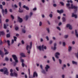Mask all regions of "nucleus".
<instances>
[{"instance_id": "f257e3e1", "label": "nucleus", "mask_w": 78, "mask_h": 78, "mask_svg": "<svg viewBox=\"0 0 78 78\" xmlns=\"http://www.w3.org/2000/svg\"><path fill=\"white\" fill-rule=\"evenodd\" d=\"M70 4L69 3L66 4V6L68 7L69 10H70V9H74L75 10L74 11V13H76L78 10V6L73 5L72 4H71V6H70Z\"/></svg>"}, {"instance_id": "f03ea898", "label": "nucleus", "mask_w": 78, "mask_h": 78, "mask_svg": "<svg viewBox=\"0 0 78 78\" xmlns=\"http://www.w3.org/2000/svg\"><path fill=\"white\" fill-rule=\"evenodd\" d=\"M32 47V42H30V45H27L26 47V49L27 50V53L29 54L30 53V49Z\"/></svg>"}, {"instance_id": "7ed1b4c3", "label": "nucleus", "mask_w": 78, "mask_h": 78, "mask_svg": "<svg viewBox=\"0 0 78 78\" xmlns=\"http://www.w3.org/2000/svg\"><path fill=\"white\" fill-rule=\"evenodd\" d=\"M12 57L15 61V62H16V63H18L19 61H18V58L17 57V56L15 55H12Z\"/></svg>"}, {"instance_id": "20e7f679", "label": "nucleus", "mask_w": 78, "mask_h": 78, "mask_svg": "<svg viewBox=\"0 0 78 78\" xmlns=\"http://www.w3.org/2000/svg\"><path fill=\"white\" fill-rule=\"evenodd\" d=\"M37 48L40 51H41L42 50L43 51H44V44H43L41 46H37Z\"/></svg>"}, {"instance_id": "39448f33", "label": "nucleus", "mask_w": 78, "mask_h": 78, "mask_svg": "<svg viewBox=\"0 0 78 78\" xmlns=\"http://www.w3.org/2000/svg\"><path fill=\"white\" fill-rule=\"evenodd\" d=\"M4 73L6 75H9V72L8 71V69L6 68H4Z\"/></svg>"}, {"instance_id": "423d86ee", "label": "nucleus", "mask_w": 78, "mask_h": 78, "mask_svg": "<svg viewBox=\"0 0 78 78\" xmlns=\"http://www.w3.org/2000/svg\"><path fill=\"white\" fill-rule=\"evenodd\" d=\"M50 67L48 65H46L45 67V69L46 72H48V69H50Z\"/></svg>"}, {"instance_id": "0eeeda50", "label": "nucleus", "mask_w": 78, "mask_h": 78, "mask_svg": "<svg viewBox=\"0 0 78 78\" xmlns=\"http://www.w3.org/2000/svg\"><path fill=\"white\" fill-rule=\"evenodd\" d=\"M60 55V53L59 52H57L55 54V56L56 58L57 59H59V56Z\"/></svg>"}, {"instance_id": "6e6552de", "label": "nucleus", "mask_w": 78, "mask_h": 78, "mask_svg": "<svg viewBox=\"0 0 78 78\" xmlns=\"http://www.w3.org/2000/svg\"><path fill=\"white\" fill-rule=\"evenodd\" d=\"M66 28H69V30H72V25L69 24H68L66 25Z\"/></svg>"}, {"instance_id": "1a4fd4ad", "label": "nucleus", "mask_w": 78, "mask_h": 78, "mask_svg": "<svg viewBox=\"0 0 78 78\" xmlns=\"http://www.w3.org/2000/svg\"><path fill=\"white\" fill-rule=\"evenodd\" d=\"M18 20L20 23H22L23 22V20L20 17H18Z\"/></svg>"}, {"instance_id": "9d476101", "label": "nucleus", "mask_w": 78, "mask_h": 78, "mask_svg": "<svg viewBox=\"0 0 78 78\" xmlns=\"http://www.w3.org/2000/svg\"><path fill=\"white\" fill-rule=\"evenodd\" d=\"M72 17H74L75 19H77V15L75 14L74 13H72Z\"/></svg>"}, {"instance_id": "9b49d317", "label": "nucleus", "mask_w": 78, "mask_h": 78, "mask_svg": "<svg viewBox=\"0 0 78 78\" xmlns=\"http://www.w3.org/2000/svg\"><path fill=\"white\" fill-rule=\"evenodd\" d=\"M35 76L36 77H37V73L36 72H34L33 73V77L34 78Z\"/></svg>"}, {"instance_id": "f8f14e48", "label": "nucleus", "mask_w": 78, "mask_h": 78, "mask_svg": "<svg viewBox=\"0 0 78 78\" xmlns=\"http://www.w3.org/2000/svg\"><path fill=\"white\" fill-rule=\"evenodd\" d=\"M4 51L5 52L4 53L5 55H8V54H9V51H7V50L6 49H5V48H4Z\"/></svg>"}, {"instance_id": "ddd939ff", "label": "nucleus", "mask_w": 78, "mask_h": 78, "mask_svg": "<svg viewBox=\"0 0 78 78\" xmlns=\"http://www.w3.org/2000/svg\"><path fill=\"white\" fill-rule=\"evenodd\" d=\"M20 55L21 56V57H26V56H25V54L22 52H21L20 54Z\"/></svg>"}, {"instance_id": "4468645a", "label": "nucleus", "mask_w": 78, "mask_h": 78, "mask_svg": "<svg viewBox=\"0 0 78 78\" xmlns=\"http://www.w3.org/2000/svg\"><path fill=\"white\" fill-rule=\"evenodd\" d=\"M29 17H30L29 15H26L24 17V19L25 20H28V19H29Z\"/></svg>"}, {"instance_id": "2eb2a0df", "label": "nucleus", "mask_w": 78, "mask_h": 78, "mask_svg": "<svg viewBox=\"0 0 78 78\" xmlns=\"http://www.w3.org/2000/svg\"><path fill=\"white\" fill-rule=\"evenodd\" d=\"M75 34L76 35V37L78 38V31L76 29L75 30Z\"/></svg>"}, {"instance_id": "dca6fc26", "label": "nucleus", "mask_w": 78, "mask_h": 78, "mask_svg": "<svg viewBox=\"0 0 78 78\" xmlns=\"http://www.w3.org/2000/svg\"><path fill=\"white\" fill-rule=\"evenodd\" d=\"M57 12H58V13H59V14H61L64 12V11L63 10H57Z\"/></svg>"}, {"instance_id": "f3484780", "label": "nucleus", "mask_w": 78, "mask_h": 78, "mask_svg": "<svg viewBox=\"0 0 78 78\" xmlns=\"http://www.w3.org/2000/svg\"><path fill=\"white\" fill-rule=\"evenodd\" d=\"M23 7L24 8H25L26 10H27V11H29V7L26 6L25 5H24L23 6Z\"/></svg>"}, {"instance_id": "a211bd4d", "label": "nucleus", "mask_w": 78, "mask_h": 78, "mask_svg": "<svg viewBox=\"0 0 78 78\" xmlns=\"http://www.w3.org/2000/svg\"><path fill=\"white\" fill-rule=\"evenodd\" d=\"M4 53H3V52L2 51L0 50V55L1 56V57L2 58H3V55H4Z\"/></svg>"}, {"instance_id": "6ab92c4d", "label": "nucleus", "mask_w": 78, "mask_h": 78, "mask_svg": "<svg viewBox=\"0 0 78 78\" xmlns=\"http://www.w3.org/2000/svg\"><path fill=\"white\" fill-rule=\"evenodd\" d=\"M8 26H9V25L7 23L6 24H4V28L5 29H6L7 27H8Z\"/></svg>"}, {"instance_id": "aec40b11", "label": "nucleus", "mask_w": 78, "mask_h": 78, "mask_svg": "<svg viewBox=\"0 0 78 78\" xmlns=\"http://www.w3.org/2000/svg\"><path fill=\"white\" fill-rule=\"evenodd\" d=\"M72 47L71 46H69L68 47V51L69 52H70L72 51Z\"/></svg>"}, {"instance_id": "412c9836", "label": "nucleus", "mask_w": 78, "mask_h": 78, "mask_svg": "<svg viewBox=\"0 0 78 78\" xmlns=\"http://www.w3.org/2000/svg\"><path fill=\"white\" fill-rule=\"evenodd\" d=\"M29 17L31 18L33 16V13L31 12H30L29 13Z\"/></svg>"}, {"instance_id": "4be33fe9", "label": "nucleus", "mask_w": 78, "mask_h": 78, "mask_svg": "<svg viewBox=\"0 0 78 78\" xmlns=\"http://www.w3.org/2000/svg\"><path fill=\"white\" fill-rule=\"evenodd\" d=\"M72 63L73 64H75V65H78V62L73 60L72 61Z\"/></svg>"}, {"instance_id": "5701e85b", "label": "nucleus", "mask_w": 78, "mask_h": 78, "mask_svg": "<svg viewBox=\"0 0 78 78\" xmlns=\"http://www.w3.org/2000/svg\"><path fill=\"white\" fill-rule=\"evenodd\" d=\"M41 72L42 73H43L44 74H45V73H46V72H45V69H41Z\"/></svg>"}, {"instance_id": "b1692460", "label": "nucleus", "mask_w": 78, "mask_h": 78, "mask_svg": "<svg viewBox=\"0 0 78 78\" xmlns=\"http://www.w3.org/2000/svg\"><path fill=\"white\" fill-rule=\"evenodd\" d=\"M62 20L63 22H65L66 20V18H65L64 17H62Z\"/></svg>"}, {"instance_id": "393cba45", "label": "nucleus", "mask_w": 78, "mask_h": 78, "mask_svg": "<svg viewBox=\"0 0 78 78\" xmlns=\"http://www.w3.org/2000/svg\"><path fill=\"white\" fill-rule=\"evenodd\" d=\"M56 29H57V30H58V31H61V28H60V27H59L58 26H57L56 27Z\"/></svg>"}, {"instance_id": "a878e982", "label": "nucleus", "mask_w": 78, "mask_h": 78, "mask_svg": "<svg viewBox=\"0 0 78 78\" xmlns=\"http://www.w3.org/2000/svg\"><path fill=\"white\" fill-rule=\"evenodd\" d=\"M42 25V23L41 21H40L39 22V27H41Z\"/></svg>"}, {"instance_id": "bb28decb", "label": "nucleus", "mask_w": 78, "mask_h": 78, "mask_svg": "<svg viewBox=\"0 0 78 78\" xmlns=\"http://www.w3.org/2000/svg\"><path fill=\"white\" fill-rule=\"evenodd\" d=\"M22 32L23 33H26V30L25 29H22Z\"/></svg>"}, {"instance_id": "cd10ccee", "label": "nucleus", "mask_w": 78, "mask_h": 78, "mask_svg": "<svg viewBox=\"0 0 78 78\" xmlns=\"http://www.w3.org/2000/svg\"><path fill=\"white\" fill-rule=\"evenodd\" d=\"M68 37H69L68 35H65L64 36V37L65 39H67V38H68Z\"/></svg>"}, {"instance_id": "c85d7f7f", "label": "nucleus", "mask_w": 78, "mask_h": 78, "mask_svg": "<svg viewBox=\"0 0 78 78\" xmlns=\"http://www.w3.org/2000/svg\"><path fill=\"white\" fill-rule=\"evenodd\" d=\"M20 61L21 62H22V63H23V62H24V59L22 58H20Z\"/></svg>"}, {"instance_id": "c756f323", "label": "nucleus", "mask_w": 78, "mask_h": 78, "mask_svg": "<svg viewBox=\"0 0 78 78\" xmlns=\"http://www.w3.org/2000/svg\"><path fill=\"white\" fill-rule=\"evenodd\" d=\"M15 30H16V31H18L19 30V27H15Z\"/></svg>"}, {"instance_id": "7c9ffc66", "label": "nucleus", "mask_w": 78, "mask_h": 78, "mask_svg": "<svg viewBox=\"0 0 78 78\" xmlns=\"http://www.w3.org/2000/svg\"><path fill=\"white\" fill-rule=\"evenodd\" d=\"M14 76L16 77H17V76H18L17 73H16L14 72Z\"/></svg>"}, {"instance_id": "2f4dec72", "label": "nucleus", "mask_w": 78, "mask_h": 78, "mask_svg": "<svg viewBox=\"0 0 78 78\" xmlns=\"http://www.w3.org/2000/svg\"><path fill=\"white\" fill-rule=\"evenodd\" d=\"M49 17H50V18H52L53 17V14H50L49 15Z\"/></svg>"}, {"instance_id": "473e14b6", "label": "nucleus", "mask_w": 78, "mask_h": 78, "mask_svg": "<svg viewBox=\"0 0 78 78\" xmlns=\"http://www.w3.org/2000/svg\"><path fill=\"white\" fill-rule=\"evenodd\" d=\"M51 48L54 50H55L56 49V46H54V47H51Z\"/></svg>"}, {"instance_id": "72a5a7b5", "label": "nucleus", "mask_w": 78, "mask_h": 78, "mask_svg": "<svg viewBox=\"0 0 78 78\" xmlns=\"http://www.w3.org/2000/svg\"><path fill=\"white\" fill-rule=\"evenodd\" d=\"M0 34H1L2 35H3L4 34H5V33H4V32L2 31H0Z\"/></svg>"}, {"instance_id": "f704fd0d", "label": "nucleus", "mask_w": 78, "mask_h": 78, "mask_svg": "<svg viewBox=\"0 0 78 78\" xmlns=\"http://www.w3.org/2000/svg\"><path fill=\"white\" fill-rule=\"evenodd\" d=\"M67 3H69V2H70L71 3H73V1H72L71 0H70V1H69V0H67Z\"/></svg>"}, {"instance_id": "c9c22d12", "label": "nucleus", "mask_w": 78, "mask_h": 78, "mask_svg": "<svg viewBox=\"0 0 78 78\" xmlns=\"http://www.w3.org/2000/svg\"><path fill=\"white\" fill-rule=\"evenodd\" d=\"M40 67L41 70L44 69L43 68V66H42V65H40Z\"/></svg>"}, {"instance_id": "e433bc0d", "label": "nucleus", "mask_w": 78, "mask_h": 78, "mask_svg": "<svg viewBox=\"0 0 78 78\" xmlns=\"http://www.w3.org/2000/svg\"><path fill=\"white\" fill-rule=\"evenodd\" d=\"M7 44H8V45L9 46V45H10V43H10V41H9V40H7Z\"/></svg>"}, {"instance_id": "4c0bfd02", "label": "nucleus", "mask_w": 78, "mask_h": 78, "mask_svg": "<svg viewBox=\"0 0 78 78\" xmlns=\"http://www.w3.org/2000/svg\"><path fill=\"white\" fill-rule=\"evenodd\" d=\"M58 61L60 64H62V60H61V59H59Z\"/></svg>"}, {"instance_id": "58836bf2", "label": "nucleus", "mask_w": 78, "mask_h": 78, "mask_svg": "<svg viewBox=\"0 0 78 78\" xmlns=\"http://www.w3.org/2000/svg\"><path fill=\"white\" fill-rule=\"evenodd\" d=\"M52 60H53L54 62H55L56 61V60H55V57H52Z\"/></svg>"}, {"instance_id": "ea45409f", "label": "nucleus", "mask_w": 78, "mask_h": 78, "mask_svg": "<svg viewBox=\"0 0 78 78\" xmlns=\"http://www.w3.org/2000/svg\"><path fill=\"white\" fill-rule=\"evenodd\" d=\"M60 3L61 4L62 6H64V3L63 2H60Z\"/></svg>"}, {"instance_id": "a19ab883", "label": "nucleus", "mask_w": 78, "mask_h": 78, "mask_svg": "<svg viewBox=\"0 0 78 78\" xmlns=\"http://www.w3.org/2000/svg\"><path fill=\"white\" fill-rule=\"evenodd\" d=\"M62 78H66V75H65L64 74H62Z\"/></svg>"}, {"instance_id": "79ce46f5", "label": "nucleus", "mask_w": 78, "mask_h": 78, "mask_svg": "<svg viewBox=\"0 0 78 78\" xmlns=\"http://www.w3.org/2000/svg\"><path fill=\"white\" fill-rule=\"evenodd\" d=\"M33 10L34 11H36L37 10V8L36 7H35L33 9Z\"/></svg>"}, {"instance_id": "37998d69", "label": "nucleus", "mask_w": 78, "mask_h": 78, "mask_svg": "<svg viewBox=\"0 0 78 78\" xmlns=\"http://www.w3.org/2000/svg\"><path fill=\"white\" fill-rule=\"evenodd\" d=\"M10 76H14V73H11L10 74Z\"/></svg>"}, {"instance_id": "c03bdc74", "label": "nucleus", "mask_w": 78, "mask_h": 78, "mask_svg": "<svg viewBox=\"0 0 78 78\" xmlns=\"http://www.w3.org/2000/svg\"><path fill=\"white\" fill-rule=\"evenodd\" d=\"M46 30L47 31L48 33H50V30H49V28H46Z\"/></svg>"}, {"instance_id": "a18cd8bd", "label": "nucleus", "mask_w": 78, "mask_h": 78, "mask_svg": "<svg viewBox=\"0 0 78 78\" xmlns=\"http://www.w3.org/2000/svg\"><path fill=\"white\" fill-rule=\"evenodd\" d=\"M46 39L47 41H49V38L48 37V36H47L46 37Z\"/></svg>"}, {"instance_id": "49530a36", "label": "nucleus", "mask_w": 78, "mask_h": 78, "mask_svg": "<svg viewBox=\"0 0 78 78\" xmlns=\"http://www.w3.org/2000/svg\"><path fill=\"white\" fill-rule=\"evenodd\" d=\"M19 12H23V10H20V8H19Z\"/></svg>"}, {"instance_id": "de8ad7c7", "label": "nucleus", "mask_w": 78, "mask_h": 78, "mask_svg": "<svg viewBox=\"0 0 78 78\" xmlns=\"http://www.w3.org/2000/svg\"><path fill=\"white\" fill-rule=\"evenodd\" d=\"M21 5H22V3L21 2H19V5L20 8H21Z\"/></svg>"}, {"instance_id": "09e8293b", "label": "nucleus", "mask_w": 78, "mask_h": 78, "mask_svg": "<svg viewBox=\"0 0 78 78\" xmlns=\"http://www.w3.org/2000/svg\"><path fill=\"white\" fill-rule=\"evenodd\" d=\"M52 43H53V41H52V40L50 41H49V44L51 45L52 44Z\"/></svg>"}, {"instance_id": "8fccbe9b", "label": "nucleus", "mask_w": 78, "mask_h": 78, "mask_svg": "<svg viewBox=\"0 0 78 78\" xmlns=\"http://www.w3.org/2000/svg\"><path fill=\"white\" fill-rule=\"evenodd\" d=\"M46 50V49H47V47L46 46H44H44H43V50Z\"/></svg>"}, {"instance_id": "3c124183", "label": "nucleus", "mask_w": 78, "mask_h": 78, "mask_svg": "<svg viewBox=\"0 0 78 78\" xmlns=\"http://www.w3.org/2000/svg\"><path fill=\"white\" fill-rule=\"evenodd\" d=\"M14 39L15 41H16L17 39V37H14Z\"/></svg>"}, {"instance_id": "603ef678", "label": "nucleus", "mask_w": 78, "mask_h": 78, "mask_svg": "<svg viewBox=\"0 0 78 78\" xmlns=\"http://www.w3.org/2000/svg\"><path fill=\"white\" fill-rule=\"evenodd\" d=\"M11 17L12 19V20H13L14 19V16H13L12 15H11Z\"/></svg>"}, {"instance_id": "864d4df0", "label": "nucleus", "mask_w": 78, "mask_h": 78, "mask_svg": "<svg viewBox=\"0 0 78 78\" xmlns=\"http://www.w3.org/2000/svg\"><path fill=\"white\" fill-rule=\"evenodd\" d=\"M22 66L23 67H25V64L24 63H22Z\"/></svg>"}, {"instance_id": "5fc2aeb1", "label": "nucleus", "mask_w": 78, "mask_h": 78, "mask_svg": "<svg viewBox=\"0 0 78 78\" xmlns=\"http://www.w3.org/2000/svg\"><path fill=\"white\" fill-rule=\"evenodd\" d=\"M52 39L53 40H54V41H55V40H56V37H52Z\"/></svg>"}, {"instance_id": "6e6d98bb", "label": "nucleus", "mask_w": 78, "mask_h": 78, "mask_svg": "<svg viewBox=\"0 0 78 78\" xmlns=\"http://www.w3.org/2000/svg\"><path fill=\"white\" fill-rule=\"evenodd\" d=\"M6 36L7 37H10V34H7Z\"/></svg>"}, {"instance_id": "4d7b16f0", "label": "nucleus", "mask_w": 78, "mask_h": 78, "mask_svg": "<svg viewBox=\"0 0 78 78\" xmlns=\"http://www.w3.org/2000/svg\"><path fill=\"white\" fill-rule=\"evenodd\" d=\"M5 61H8L9 60V59L7 57H5Z\"/></svg>"}, {"instance_id": "13d9d810", "label": "nucleus", "mask_w": 78, "mask_h": 78, "mask_svg": "<svg viewBox=\"0 0 78 78\" xmlns=\"http://www.w3.org/2000/svg\"><path fill=\"white\" fill-rule=\"evenodd\" d=\"M14 7H15V8H18V6H17V5L16 4H15L14 5Z\"/></svg>"}, {"instance_id": "bf43d9fd", "label": "nucleus", "mask_w": 78, "mask_h": 78, "mask_svg": "<svg viewBox=\"0 0 78 78\" xmlns=\"http://www.w3.org/2000/svg\"><path fill=\"white\" fill-rule=\"evenodd\" d=\"M72 44L73 45H75V41H72Z\"/></svg>"}, {"instance_id": "052dcab7", "label": "nucleus", "mask_w": 78, "mask_h": 78, "mask_svg": "<svg viewBox=\"0 0 78 78\" xmlns=\"http://www.w3.org/2000/svg\"><path fill=\"white\" fill-rule=\"evenodd\" d=\"M0 8L2 9H3V6L2 5H0Z\"/></svg>"}, {"instance_id": "680f3d73", "label": "nucleus", "mask_w": 78, "mask_h": 78, "mask_svg": "<svg viewBox=\"0 0 78 78\" xmlns=\"http://www.w3.org/2000/svg\"><path fill=\"white\" fill-rule=\"evenodd\" d=\"M0 72H4V69H1L0 70Z\"/></svg>"}, {"instance_id": "e2e57ef3", "label": "nucleus", "mask_w": 78, "mask_h": 78, "mask_svg": "<svg viewBox=\"0 0 78 78\" xmlns=\"http://www.w3.org/2000/svg\"><path fill=\"white\" fill-rule=\"evenodd\" d=\"M67 65L68 67H70V64L69 63H67Z\"/></svg>"}, {"instance_id": "0e129e2a", "label": "nucleus", "mask_w": 78, "mask_h": 78, "mask_svg": "<svg viewBox=\"0 0 78 78\" xmlns=\"http://www.w3.org/2000/svg\"><path fill=\"white\" fill-rule=\"evenodd\" d=\"M41 17H42V18H44L45 17V15L44 14H42Z\"/></svg>"}, {"instance_id": "69168bd1", "label": "nucleus", "mask_w": 78, "mask_h": 78, "mask_svg": "<svg viewBox=\"0 0 78 78\" xmlns=\"http://www.w3.org/2000/svg\"><path fill=\"white\" fill-rule=\"evenodd\" d=\"M21 43L22 44H25V42L23 40H22L21 41Z\"/></svg>"}, {"instance_id": "338daca9", "label": "nucleus", "mask_w": 78, "mask_h": 78, "mask_svg": "<svg viewBox=\"0 0 78 78\" xmlns=\"http://www.w3.org/2000/svg\"><path fill=\"white\" fill-rule=\"evenodd\" d=\"M63 46H65L66 45V43L65 42H63L62 43Z\"/></svg>"}, {"instance_id": "774afa93", "label": "nucleus", "mask_w": 78, "mask_h": 78, "mask_svg": "<svg viewBox=\"0 0 78 78\" xmlns=\"http://www.w3.org/2000/svg\"><path fill=\"white\" fill-rule=\"evenodd\" d=\"M5 22H9V19H6L5 20Z\"/></svg>"}]
</instances>
